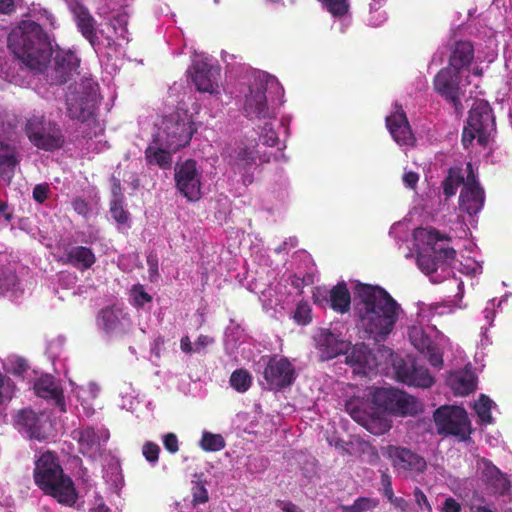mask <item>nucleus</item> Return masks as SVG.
I'll list each match as a JSON object with an SVG mask.
<instances>
[{
	"mask_svg": "<svg viewBox=\"0 0 512 512\" xmlns=\"http://www.w3.org/2000/svg\"><path fill=\"white\" fill-rule=\"evenodd\" d=\"M354 299L361 329L376 342L385 341L402 312L400 304L383 287L361 282L354 287Z\"/></svg>",
	"mask_w": 512,
	"mask_h": 512,
	"instance_id": "nucleus-1",
	"label": "nucleus"
},
{
	"mask_svg": "<svg viewBox=\"0 0 512 512\" xmlns=\"http://www.w3.org/2000/svg\"><path fill=\"white\" fill-rule=\"evenodd\" d=\"M20 34L13 32L8 37L9 47L18 59L34 73L47 70L53 54L48 35L34 21H23Z\"/></svg>",
	"mask_w": 512,
	"mask_h": 512,
	"instance_id": "nucleus-2",
	"label": "nucleus"
},
{
	"mask_svg": "<svg viewBox=\"0 0 512 512\" xmlns=\"http://www.w3.org/2000/svg\"><path fill=\"white\" fill-rule=\"evenodd\" d=\"M33 479L44 495L54 498L61 505L71 507L78 500L74 482L64 473L55 452L46 451L35 461Z\"/></svg>",
	"mask_w": 512,
	"mask_h": 512,
	"instance_id": "nucleus-3",
	"label": "nucleus"
},
{
	"mask_svg": "<svg viewBox=\"0 0 512 512\" xmlns=\"http://www.w3.org/2000/svg\"><path fill=\"white\" fill-rule=\"evenodd\" d=\"M99 87L92 79H85L71 91L66 99L67 115L84 127L83 138L92 139L102 130L97 118L99 106Z\"/></svg>",
	"mask_w": 512,
	"mask_h": 512,
	"instance_id": "nucleus-4",
	"label": "nucleus"
},
{
	"mask_svg": "<svg viewBox=\"0 0 512 512\" xmlns=\"http://www.w3.org/2000/svg\"><path fill=\"white\" fill-rule=\"evenodd\" d=\"M417 240L430 247L431 253H420L417 256V265L426 275H430L433 283H439L441 280L434 276L439 268L443 272L449 273L447 265H450L456 257V251L449 246L439 244L442 241H449L450 237L442 234L433 227H420L414 231Z\"/></svg>",
	"mask_w": 512,
	"mask_h": 512,
	"instance_id": "nucleus-5",
	"label": "nucleus"
},
{
	"mask_svg": "<svg viewBox=\"0 0 512 512\" xmlns=\"http://www.w3.org/2000/svg\"><path fill=\"white\" fill-rule=\"evenodd\" d=\"M433 419L439 435L454 436L459 441H467L470 438L471 422L464 408L440 406L435 410Z\"/></svg>",
	"mask_w": 512,
	"mask_h": 512,
	"instance_id": "nucleus-6",
	"label": "nucleus"
},
{
	"mask_svg": "<svg viewBox=\"0 0 512 512\" xmlns=\"http://www.w3.org/2000/svg\"><path fill=\"white\" fill-rule=\"evenodd\" d=\"M25 133L35 147L44 151L58 150L65 143L61 127L43 116L30 117L25 125Z\"/></svg>",
	"mask_w": 512,
	"mask_h": 512,
	"instance_id": "nucleus-7",
	"label": "nucleus"
},
{
	"mask_svg": "<svg viewBox=\"0 0 512 512\" xmlns=\"http://www.w3.org/2000/svg\"><path fill=\"white\" fill-rule=\"evenodd\" d=\"M372 403L379 409L395 414L414 412L415 398L394 388H376L371 394Z\"/></svg>",
	"mask_w": 512,
	"mask_h": 512,
	"instance_id": "nucleus-8",
	"label": "nucleus"
},
{
	"mask_svg": "<svg viewBox=\"0 0 512 512\" xmlns=\"http://www.w3.org/2000/svg\"><path fill=\"white\" fill-rule=\"evenodd\" d=\"M195 131L194 123L187 117L181 118L179 114H171L163 121L165 144L174 152L187 146Z\"/></svg>",
	"mask_w": 512,
	"mask_h": 512,
	"instance_id": "nucleus-9",
	"label": "nucleus"
},
{
	"mask_svg": "<svg viewBox=\"0 0 512 512\" xmlns=\"http://www.w3.org/2000/svg\"><path fill=\"white\" fill-rule=\"evenodd\" d=\"M460 81V73L448 67L442 68L433 80L435 91L454 107L457 114H462L464 109Z\"/></svg>",
	"mask_w": 512,
	"mask_h": 512,
	"instance_id": "nucleus-10",
	"label": "nucleus"
},
{
	"mask_svg": "<svg viewBox=\"0 0 512 512\" xmlns=\"http://www.w3.org/2000/svg\"><path fill=\"white\" fill-rule=\"evenodd\" d=\"M385 453L395 470L405 472L406 476L415 478L427 470L425 458L409 448L388 445Z\"/></svg>",
	"mask_w": 512,
	"mask_h": 512,
	"instance_id": "nucleus-11",
	"label": "nucleus"
},
{
	"mask_svg": "<svg viewBox=\"0 0 512 512\" xmlns=\"http://www.w3.org/2000/svg\"><path fill=\"white\" fill-rule=\"evenodd\" d=\"M393 367L397 380L409 386L429 388L434 383L428 369L414 359L397 358L393 362Z\"/></svg>",
	"mask_w": 512,
	"mask_h": 512,
	"instance_id": "nucleus-12",
	"label": "nucleus"
},
{
	"mask_svg": "<svg viewBox=\"0 0 512 512\" xmlns=\"http://www.w3.org/2000/svg\"><path fill=\"white\" fill-rule=\"evenodd\" d=\"M176 188L189 201L201 198V173L197 169L196 161L188 159L175 168Z\"/></svg>",
	"mask_w": 512,
	"mask_h": 512,
	"instance_id": "nucleus-13",
	"label": "nucleus"
},
{
	"mask_svg": "<svg viewBox=\"0 0 512 512\" xmlns=\"http://www.w3.org/2000/svg\"><path fill=\"white\" fill-rule=\"evenodd\" d=\"M467 124L476 131L478 144L486 146L496 125L493 110L487 101L479 100L473 104L469 111Z\"/></svg>",
	"mask_w": 512,
	"mask_h": 512,
	"instance_id": "nucleus-14",
	"label": "nucleus"
},
{
	"mask_svg": "<svg viewBox=\"0 0 512 512\" xmlns=\"http://www.w3.org/2000/svg\"><path fill=\"white\" fill-rule=\"evenodd\" d=\"M263 377L272 389H284L296 379L294 366L286 357L270 356Z\"/></svg>",
	"mask_w": 512,
	"mask_h": 512,
	"instance_id": "nucleus-15",
	"label": "nucleus"
},
{
	"mask_svg": "<svg viewBox=\"0 0 512 512\" xmlns=\"http://www.w3.org/2000/svg\"><path fill=\"white\" fill-rule=\"evenodd\" d=\"M320 361H329L340 354L347 353L350 342L340 339L330 329L320 328L313 336Z\"/></svg>",
	"mask_w": 512,
	"mask_h": 512,
	"instance_id": "nucleus-16",
	"label": "nucleus"
},
{
	"mask_svg": "<svg viewBox=\"0 0 512 512\" xmlns=\"http://www.w3.org/2000/svg\"><path fill=\"white\" fill-rule=\"evenodd\" d=\"M79 64L80 60L74 52L70 50L56 51L48 74L51 84L62 85L68 82Z\"/></svg>",
	"mask_w": 512,
	"mask_h": 512,
	"instance_id": "nucleus-17",
	"label": "nucleus"
},
{
	"mask_svg": "<svg viewBox=\"0 0 512 512\" xmlns=\"http://www.w3.org/2000/svg\"><path fill=\"white\" fill-rule=\"evenodd\" d=\"M244 112L248 118L266 119L270 118L266 97V85L263 82H255L249 87V93L245 96Z\"/></svg>",
	"mask_w": 512,
	"mask_h": 512,
	"instance_id": "nucleus-18",
	"label": "nucleus"
},
{
	"mask_svg": "<svg viewBox=\"0 0 512 512\" xmlns=\"http://www.w3.org/2000/svg\"><path fill=\"white\" fill-rule=\"evenodd\" d=\"M411 344L423 354L431 366L441 369L443 367V354L435 341H433L420 327L409 330Z\"/></svg>",
	"mask_w": 512,
	"mask_h": 512,
	"instance_id": "nucleus-19",
	"label": "nucleus"
},
{
	"mask_svg": "<svg viewBox=\"0 0 512 512\" xmlns=\"http://www.w3.org/2000/svg\"><path fill=\"white\" fill-rule=\"evenodd\" d=\"M14 423L20 433L29 439L43 441L47 438L42 421V414L36 413L31 408L19 410L14 416Z\"/></svg>",
	"mask_w": 512,
	"mask_h": 512,
	"instance_id": "nucleus-20",
	"label": "nucleus"
},
{
	"mask_svg": "<svg viewBox=\"0 0 512 512\" xmlns=\"http://www.w3.org/2000/svg\"><path fill=\"white\" fill-rule=\"evenodd\" d=\"M71 11L74 15L78 30L96 50L97 46L100 45V39L96 31V20L91 15L88 8L79 2H76L71 6Z\"/></svg>",
	"mask_w": 512,
	"mask_h": 512,
	"instance_id": "nucleus-21",
	"label": "nucleus"
},
{
	"mask_svg": "<svg viewBox=\"0 0 512 512\" xmlns=\"http://www.w3.org/2000/svg\"><path fill=\"white\" fill-rule=\"evenodd\" d=\"M448 68L459 73L469 68L474 60V45L468 40H458L451 44Z\"/></svg>",
	"mask_w": 512,
	"mask_h": 512,
	"instance_id": "nucleus-22",
	"label": "nucleus"
},
{
	"mask_svg": "<svg viewBox=\"0 0 512 512\" xmlns=\"http://www.w3.org/2000/svg\"><path fill=\"white\" fill-rule=\"evenodd\" d=\"M478 465L481 469L482 477L494 488L496 493L504 495L510 490L511 481L508 475L503 473L492 461L481 458L478 461Z\"/></svg>",
	"mask_w": 512,
	"mask_h": 512,
	"instance_id": "nucleus-23",
	"label": "nucleus"
},
{
	"mask_svg": "<svg viewBox=\"0 0 512 512\" xmlns=\"http://www.w3.org/2000/svg\"><path fill=\"white\" fill-rule=\"evenodd\" d=\"M219 70L206 62L194 66L193 82L199 92L216 93L218 88Z\"/></svg>",
	"mask_w": 512,
	"mask_h": 512,
	"instance_id": "nucleus-24",
	"label": "nucleus"
},
{
	"mask_svg": "<svg viewBox=\"0 0 512 512\" xmlns=\"http://www.w3.org/2000/svg\"><path fill=\"white\" fill-rule=\"evenodd\" d=\"M345 362L358 374H367L375 365V358L370 348L364 343L356 344L347 351Z\"/></svg>",
	"mask_w": 512,
	"mask_h": 512,
	"instance_id": "nucleus-25",
	"label": "nucleus"
},
{
	"mask_svg": "<svg viewBox=\"0 0 512 512\" xmlns=\"http://www.w3.org/2000/svg\"><path fill=\"white\" fill-rule=\"evenodd\" d=\"M386 125L393 139L399 145L413 144L414 137L406 114L403 111L388 116L386 118Z\"/></svg>",
	"mask_w": 512,
	"mask_h": 512,
	"instance_id": "nucleus-26",
	"label": "nucleus"
},
{
	"mask_svg": "<svg viewBox=\"0 0 512 512\" xmlns=\"http://www.w3.org/2000/svg\"><path fill=\"white\" fill-rule=\"evenodd\" d=\"M62 262L84 271L90 269L96 262V256L91 248L85 246H73L65 249V257Z\"/></svg>",
	"mask_w": 512,
	"mask_h": 512,
	"instance_id": "nucleus-27",
	"label": "nucleus"
},
{
	"mask_svg": "<svg viewBox=\"0 0 512 512\" xmlns=\"http://www.w3.org/2000/svg\"><path fill=\"white\" fill-rule=\"evenodd\" d=\"M484 201L482 187H463L459 196V208L470 216L476 215L482 209Z\"/></svg>",
	"mask_w": 512,
	"mask_h": 512,
	"instance_id": "nucleus-28",
	"label": "nucleus"
},
{
	"mask_svg": "<svg viewBox=\"0 0 512 512\" xmlns=\"http://www.w3.org/2000/svg\"><path fill=\"white\" fill-rule=\"evenodd\" d=\"M447 382L456 396H467L476 388V377L474 373L467 370L452 373Z\"/></svg>",
	"mask_w": 512,
	"mask_h": 512,
	"instance_id": "nucleus-29",
	"label": "nucleus"
},
{
	"mask_svg": "<svg viewBox=\"0 0 512 512\" xmlns=\"http://www.w3.org/2000/svg\"><path fill=\"white\" fill-rule=\"evenodd\" d=\"M331 309L339 314H345L351 308V294L345 281L338 282L329 290L327 300Z\"/></svg>",
	"mask_w": 512,
	"mask_h": 512,
	"instance_id": "nucleus-30",
	"label": "nucleus"
},
{
	"mask_svg": "<svg viewBox=\"0 0 512 512\" xmlns=\"http://www.w3.org/2000/svg\"><path fill=\"white\" fill-rule=\"evenodd\" d=\"M79 451L84 456L93 457L100 451V437L92 427H85L77 432Z\"/></svg>",
	"mask_w": 512,
	"mask_h": 512,
	"instance_id": "nucleus-31",
	"label": "nucleus"
},
{
	"mask_svg": "<svg viewBox=\"0 0 512 512\" xmlns=\"http://www.w3.org/2000/svg\"><path fill=\"white\" fill-rule=\"evenodd\" d=\"M34 390L37 396L44 399H54L59 401L61 391L55 383V379L51 375L41 376L34 384Z\"/></svg>",
	"mask_w": 512,
	"mask_h": 512,
	"instance_id": "nucleus-32",
	"label": "nucleus"
},
{
	"mask_svg": "<svg viewBox=\"0 0 512 512\" xmlns=\"http://www.w3.org/2000/svg\"><path fill=\"white\" fill-rule=\"evenodd\" d=\"M461 185L464 186V176L462 174V169L459 167L450 168L448 175L442 182L443 194L447 198H450L456 194L458 187Z\"/></svg>",
	"mask_w": 512,
	"mask_h": 512,
	"instance_id": "nucleus-33",
	"label": "nucleus"
},
{
	"mask_svg": "<svg viewBox=\"0 0 512 512\" xmlns=\"http://www.w3.org/2000/svg\"><path fill=\"white\" fill-rule=\"evenodd\" d=\"M145 157L149 164L158 165L162 169H168L172 164V156L169 151L155 148L152 145L146 148Z\"/></svg>",
	"mask_w": 512,
	"mask_h": 512,
	"instance_id": "nucleus-34",
	"label": "nucleus"
},
{
	"mask_svg": "<svg viewBox=\"0 0 512 512\" xmlns=\"http://www.w3.org/2000/svg\"><path fill=\"white\" fill-rule=\"evenodd\" d=\"M120 312L112 308H104L100 312V323L106 333H115L122 330Z\"/></svg>",
	"mask_w": 512,
	"mask_h": 512,
	"instance_id": "nucleus-35",
	"label": "nucleus"
},
{
	"mask_svg": "<svg viewBox=\"0 0 512 512\" xmlns=\"http://www.w3.org/2000/svg\"><path fill=\"white\" fill-rule=\"evenodd\" d=\"M18 164L15 148L0 142V175L13 172Z\"/></svg>",
	"mask_w": 512,
	"mask_h": 512,
	"instance_id": "nucleus-36",
	"label": "nucleus"
},
{
	"mask_svg": "<svg viewBox=\"0 0 512 512\" xmlns=\"http://www.w3.org/2000/svg\"><path fill=\"white\" fill-rule=\"evenodd\" d=\"M199 445L206 452H217L225 448L226 442L221 434L205 431L202 434Z\"/></svg>",
	"mask_w": 512,
	"mask_h": 512,
	"instance_id": "nucleus-37",
	"label": "nucleus"
},
{
	"mask_svg": "<svg viewBox=\"0 0 512 512\" xmlns=\"http://www.w3.org/2000/svg\"><path fill=\"white\" fill-rule=\"evenodd\" d=\"M231 387L239 393L246 392L252 385V377L246 369H237L230 376Z\"/></svg>",
	"mask_w": 512,
	"mask_h": 512,
	"instance_id": "nucleus-38",
	"label": "nucleus"
},
{
	"mask_svg": "<svg viewBox=\"0 0 512 512\" xmlns=\"http://www.w3.org/2000/svg\"><path fill=\"white\" fill-rule=\"evenodd\" d=\"M256 147L257 145L252 148L243 147L238 151L237 160L241 162L244 167H248L256 163L257 159H259L260 162H269V157L266 156V154L260 155V152Z\"/></svg>",
	"mask_w": 512,
	"mask_h": 512,
	"instance_id": "nucleus-39",
	"label": "nucleus"
},
{
	"mask_svg": "<svg viewBox=\"0 0 512 512\" xmlns=\"http://www.w3.org/2000/svg\"><path fill=\"white\" fill-rule=\"evenodd\" d=\"M379 500L377 498L359 497L352 505L341 506L342 512H365L378 507Z\"/></svg>",
	"mask_w": 512,
	"mask_h": 512,
	"instance_id": "nucleus-40",
	"label": "nucleus"
},
{
	"mask_svg": "<svg viewBox=\"0 0 512 512\" xmlns=\"http://www.w3.org/2000/svg\"><path fill=\"white\" fill-rule=\"evenodd\" d=\"M18 284L16 272L11 267L0 268V294L13 290Z\"/></svg>",
	"mask_w": 512,
	"mask_h": 512,
	"instance_id": "nucleus-41",
	"label": "nucleus"
},
{
	"mask_svg": "<svg viewBox=\"0 0 512 512\" xmlns=\"http://www.w3.org/2000/svg\"><path fill=\"white\" fill-rule=\"evenodd\" d=\"M492 400L481 394L478 401L475 403V411L483 423H490L492 420L491 415Z\"/></svg>",
	"mask_w": 512,
	"mask_h": 512,
	"instance_id": "nucleus-42",
	"label": "nucleus"
},
{
	"mask_svg": "<svg viewBox=\"0 0 512 512\" xmlns=\"http://www.w3.org/2000/svg\"><path fill=\"white\" fill-rule=\"evenodd\" d=\"M124 200H111L110 201V214L111 217L118 224H126L130 219V213L124 209Z\"/></svg>",
	"mask_w": 512,
	"mask_h": 512,
	"instance_id": "nucleus-43",
	"label": "nucleus"
},
{
	"mask_svg": "<svg viewBox=\"0 0 512 512\" xmlns=\"http://www.w3.org/2000/svg\"><path fill=\"white\" fill-rule=\"evenodd\" d=\"M329 13L335 17H342L348 13L349 0H322Z\"/></svg>",
	"mask_w": 512,
	"mask_h": 512,
	"instance_id": "nucleus-44",
	"label": "nucleus"
},
{
	"mask_svg": "<svg viewBox=\"0 0 512 512\" xmlns=\"http://www.w3.org/2000/svg\"><path fill=\"white\" fill-rule=\"evenodd\" d=\"M131 295L134 300V305L137 307H143L146 303L152 301V296L148 294L142 284H135L131 288Z\"/></svg>",
	"mask_w": 512,
	"mask_h": 512,
	"instance_id": "nucleus-45",
	"label": "nucleus"
},
{
	"mask_svg": "<svg viewBox=\"0 0 512 512\" xmlns=\"http://www.w3.org/2000/svg\"><path fill=\"white\" fill-rule=\"evenodd\" d=\"M259 139L265 146H268V147L276 146L279 141L276 131L273 129L272 125L269 123H266L263 126L262 132L259 135Z\"/></svg>",
	"mask_w": 512,
	"mask_h": 512,
	"instance_id": "nucleus-46",
	"label": "nucleus"
},
{
	"mask_svg": "<svg viewBox=\"0 0 512 512\" xmlns=\"http://www.w3.org/2000/svg\"><path fill=\"white\" fill-rule=\"evenodd\" d=\"M160 447L154 442H146L142 448V454L150 464H156L159 460Z\"/></svg>",
	"mask_w": 512,
	"mask_h": 512,
	"instance_id": "nucleus-47",
	"label": "nucleus"
},
{
	"mask_svg": "<svg viewBox=\"0 0 512 512\" xmlns=\"http://www.w3.org/2000/svg\"><path fill=\"white\" fill-rule=\"evenodd\" d=\"M294 319L298 324L306 325L311 321V309L307 304H299L294 312Z\"/></svg>",
	"mask_w": 512,
	"mask_h": 512,
	"instance_id": "nucleus-48",
	"label": "nucleus"
},
{
	"mask_svg": "<svg viewBox=\"0 0 512 512\" xmlns=\"http://www.w3.org/2000/svg\"><path fill=\"white\" fill-rule=\"evenodd\" d=\"M50 187L47 183L37 184L33 188L32 197L35 202L42 204L49 197Z\"/></svg>",
	"mask_w": 512,
	"mask_h": 512,
	"instance_id": "nucleus-49",
	"label": "nucleus"
},
{
	"mask_svg": "<svg viewBox=\"0 0 512 512\" xmlns=\"http://www.w3.org/2000/svg\"><path fill=\"white\" fill-rule=\"evenodd\" d=\"M146 262L148 265L149 278L153 282L159 276V265H158L157 254L154 252H150L146 257Z\"/></svg>",
	"mask_w": 512,
	"mask_h": 512,
	"instance_id": "nucleus-50",
	"label": "nucleus"
},
{
	"mask_svg": "<svg viewBox=\"0 0 512 512\" xmlns=\"http://www.w3.org/2000/svg\"><path fill=\"white\" fill-rule=\"evenodd\" d=\"M414 500L416 504L420 507L422 510H426L427 512H432V507L424 494V492L419 488L415 487L413 490Z\"/></svg>",
	"mask_w": 512,
	"mask_h": 512,
	"instance_id": "nucleus-51",
	"label": "nucleus"
},
{
	"mask_svg": "<svg viewBox=\"0 0 512 512\" xmlns=\"http://www.w3.org/2000/svg\"><path fill=\"white\" fill-rule=\"evenodd\" d=\"M208 491L203 484H198L193 490V503L195 505L208 502Z\"/></svg>",
	"mask_w": 512,
	"mask_h": 512,
	"instance_id": "nucleus-52",
	"label": "nucleus"
},
{
	"mask_svg": "<svg viewBox=\"0 0 512 512\" xmlns=\"http://www.w3.org/2000/svg\"><path fill=\"white\" fill-rule=\"evenodd\" d=\"M163 445L165 449L172 454L179 450L178 438L174 433H168L164 435Z\"/></svg>",
	"mask_w": 512,
	"mask_h": 512,
	"instance_id": "nucleus-53",
	"label": "nucleus"
},
{
	"mask_svg": "<svg viewBox=\"0 0 512 512\" xmlns=\"http://www.w3.org/2000/svg\"><path fill=\"white\" fill-rule=\"evenodd\" d=\"M381 485H382L383 495L387 499H391V497L394 495L393 487H392V480H391L390 475L386 471H383L381 473Z\"/></svg>",
	"mask_w": 512,
	"mask_h": 512,
	"instance_id": "nucleus-54",
	"label": "nucleus"
},
{
	"mask_svg": "<svg viewBox=\"0 0 512 512\" xmlns=\"http://www.w3.org/2000/svg\"><path fill=\"white\" fill-rule=\"evenodd\" d=\"M466 172L467 175L466 178H464V187H481L471 162L466 164Z\"/></svg>",
	"mask_w": 512,
	"mask_h": 512,
	"instance_id": "nucleus-55",
	"label": "nucleus"
},
{
	"mask_svg": "<svg viewBox=\"0 0 512 512\" xmlns=\"http://www.w3.org/2000/svg\"><path fill=\"white\" fill-rule=\"evenodd\" d=\"M475 138H477L476 131H474V129L471 128L468 124L464 126L461 139L463 147L468 149L472 145Z\"/></svg>",
	"mask_w": 512,
	"mask_h": 512,
	"instance_id": "nucleus-56",
	"label": "nucleus"
},
{
	"mask_svg": "<svg viewBox=\"0 0 512 512\" xmlns=\"http://www.w3.org/2000/svg\"><path fill=\"white\" fill-rule=\"evenodd\" d=\"M346 410L349 412L351 417L358 422L359 424L366 425V416L363 411L357 409L353 406L352 403H348L346 405Z\"/></svg>",
	"mask_w": 512,
	"mask_h": 512,
	"instance_id": "nucleus-57",
	"label": "nucleus"
},
{
	"mask_svg": "<svg viewBox=\"0 0 512 512\" xmlns=\"http://www.w3.org/2000/svg\"><path fill=\"white\" fill-rule=\"evenodd\" d=\"M111 183V193L113 196L112 200H124L120 179L116 178L115 176H112Z\"/></svg>",
	"mask_w": 512,
	"mask_h": 512,
	"instance_id": "nucleus-58",
	"label": "nucleus"
},
{
	"mask_svg": "<svg viewBox=\"0 0 512 512\" xmlns=\"http://www.w3.org/2000/svg\"><path fill=\"white\" fill-rule=\"evenodd\" d=\"M461 504L456 501L453 497H448L445 499L442 511L443 512H461Z\"/></svg>",
	"mask_w": 512,
	"mask_h": 512,
	"instance_id": "nucleus-59",
	"label": "nucleus"
},
{
	"mask_svg": "<svg viewBox=\"0 0 512 512\" xmlns=\"http://www.w3.org/2000/svg\"><path fill=\"white\" fill-rule=\"evenodd\" d=\"M419 175L414 171H409L403 175V183L407 188L414 189L418 183Z\"/></svg>",
	"mask_w": 512,
	"mask_h": 512,
	"instance_id": "nucleus-60",
	"label": "nucleus"
},
{
	"mask_svg": "<svg viewBox=\"0 0 512 512\" xmlns=\"http://www.w3.org/2000/svg\"><path fill=\"white\" fill-rule=\"evenodd\" d=\"M388 501L396 508V509H399L400 511L402 512H406L408 507H409V504H408V501L406 499H404L403 497H396L395 495H393L391 497V499H388Z\"/></svg>",
	"mask_w": 512,
	"mask_h": 512,
	"instance_id": "nucleus-61",
	"label": "nucleus"
},
{
	"mask_svg": "<svg viewBox=\"0 0 512 512\" xmlns=\"http://www.w3.org/2000/svg\"><path fill=\"white\" fill-rule=\"evenodd\" d=\"M213 342V339L207 335H200L197 340L195 341V352H200L205 347L210 345Z\"/></svg>",
	"mask_w": 512,
	"mask_h": 512,
	"instance_id": "nucleus-62",
	"label": "nucleus"
},
{
	"mask_svg": "<svg viewBox=\"0 0 512 512\" xmlns=\"http://www.w3.org/2000/svg\"><path fill=\"white\" fill-rule=\"evenodd\" d=\"M72 206L74 210L79 214H85L88 211V205L86 201L80 197L73 200Z\"/></svg>",
	"mask_w": 512,
	"mask_h": 512,
	"instance_id": "nucleus-63",
	"label": "nucleus"
},
{
	"mask_svg": "<svg viewBox=\"0 0 512 512\" xmlns=\"http://www.w3.org/2000/svg\"><path fill=\"white\" fill-rule=\"evenodd\" d=\"M14 9V0H0V13L10 14Z\"/></svg>",
	"mask_w": 512,
	"mask_h": 512,
	"instance_id": "nucleus-64",
	"label": "nucleus"
}]
</instances>
